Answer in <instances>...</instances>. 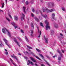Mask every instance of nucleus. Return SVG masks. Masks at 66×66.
Instances as JSON below:
<instances>
[{"mask_svg":"<svg viewBox=\"0 0 66 66\" xmlns=\"http://www.w3.org/2000/svg\"><path fill=\"white\" fill-rule=\"evenodd\" d=\"M62 10L64 11H65V8L64 7H62Z\"/></svg>","mask_w":66,"mask_h":66,"instance_id":"f704fd0d","label":"nucleus"},{"mask_svg":"<svg viewBox=\"0 0 66 66\" xmlns=\"http://www.w3.org/2000/svg\"><path fill=\"white\" fill-rule=\"evenodd\" d=\"M39 18L40 19H42V17L41 16H40Z\"/></svg>","mask_w":66,"mask_h":66,"instance_id":"49530a36","label":"nucleus"},{"mask_svg":"<svg viewBox=\"0 0 66 66\" xmlns=\"http://www.w3.org/2000/svg\"><path fill=\"white\" fill-rule=\"evenodd\" d=\"M26 10V7H23V12L24 13V14H26V12L25 11Z\"/></svg>","mask_w":66,"mask_h":66,"instance_id":"ddd939ff","label":"nucleus"},{"mask_svg":"<svg viewBox=\"0 0 66 66\" xmlns=\"http://www.w3.org/2000/svg\"><path fill=\"white\" fill-rule=\"evenodd\" d=\"M14 28H15V29L17 28V26H15Z\"/></svg>","mask_w":66,"mask_h":66,"instance_id":"c03bdc74","label":"nucleus"},{"mask_svg":"<svg viewBox=\"0 0 66 66\" xmlns=\"http://www.w3.org/2000/svg\"><path fill=\"white\" fill-rule=\"evenodd\" d=\"M0 11H2V12H3V11L0 10Z\"/></svg>","mask_w":66,"mask_h":66,"instance_id":"338daca9","label":"nucleus"},{"mask_svg":"<svg viewBox=\"0 0 66 66\" xmlns=\"http://www.w3.org/2000/svg\"><path fill=\"white\" fill-rule=\"evenodd\" d=\"M6 19L7 20V21L9 22L10 21V19H9V18H6Z\"/></svg>","mask_w":66,"mask_h":66,"instance_id":"473e14b6","label":"nucleus"},{"mask_svg":"<svg viewBox=\"0 0 66 66\" xmlns=\"http://www.w3.org/2000/svg\"><path fill=\"white\" fill-rule=\"evenodd\" d=\"M35 65H36V66H38V65H37V64L36 63L35 64Z\"/></svg>","mask_w":66,"mask_h":66,"instance_id":"3c124183","label":"nucleus"},{"mask_svg":"<svg viewBox=\"0 0 66 66\" xmlns=\"http://www.w3.org/2000/svg\"><path fill=\"white\" fill-rule=\"evenodd\" d=\"M18 55H21V54H20V53H18Z\"/></svg>","mask_w":66,"mask_h":66,"instance_id":"6e6d98bb","label":"nucleus"},{"mask_svg":"<svg viewBox=\"0 0 66 66\" xmlns=\"http://www.w3.org/2000/svg\"><path fill=\"white\" fill-rule=\"evenodd\" d=\"M46 63L48 65V66H50V64H49V63H48V62H47V61H46Z\"/></svg>","mask_w":66,"mask_h":66,"instance_id":"a19ab883","label":"nucleus"},{"mask_svg":"<svg viewBox=\"0 0 66 66\" xmlns=\"http://www.w3.org/2000/svg\"><path fill=\"white\" fill-rule=\"evenodd\" d=\"M31 36H33V34H33V29H31Z\"/></svg>","mask_w":66,"mask_h":66,"instance_id":"aec40b11","label":"nucleus"},{"mask_svg":"<svg viewBox=\"0 0 66 66\" xmlns=\"http://www.w3.org/2000/svg\"><path fill=\"white\" fill-rule=\"evenodd\" d=\"M39 54L40 56H41V57H42V59H44V56L43 55L40 54Z\"/></svg>","mask_w":66,"mask_h":66,"instance_id":"b1692460","label":"nucleus"},{"mask_svg":"<svg viewBox=\"0 0 66 66\" xmlns=\"http://www.w3.org/2000/svg\"><path fill=\"white\" fill-rule=\"evenodd\" d=\"M17 38H18V39H19V40H21V39L20 38H19V37H17Z\"/></svg>","mask_w":66,"mask_h":66,"instance_id":"e433bc0d","label":"nucleus"},{"mask_svg":"<svg viewBox=\"0 0 66 66\" xmlns=\"http://www.w3.org/2000/svg\"><path fill=\"white\" fill-rule=\"evenodd\" d=\"M21 33H24L23 31L21 29Z\"/></svg>","mask_w":66,"mask_h":66,"instance_id":"79ce46f5","label":"nucleus"},{"mask_svg":"<svg viewBox=\"0 0 66 66\" xmlns=\"http://www.w3.org/2000/svg\"><path fill=\"white\" fill-rule=\"evenodd\" d=\"M36 58L37 59H38V60H39L41 61V59H40L39 57H38L37 56H36Z\"/></svg>","mask_w":66,"mask_h":66,"instance_id":"c85d7f7f","label":"nucleus"},{"mask_svg":"<svg viewBox=\"0 0 66 66\" xmlns=\"http://www.w3.org/2000/svg\"><path fill=\"white\" fill-rule=\"evenodd\" d=\"M36 50L37 51H38V52H40V51L39 50L37 49V48H36Z\"/></svg>","mask_w":66,"mask_h":66,"instance_id":"2f4dec72","label":"nucleus"},{"mask_svg":"<svg viewBox=\"0 0 66 66\" xmlns=\"http://www.w3.org/2000/svg\"><path fill=\"white\" fill-rule=\"evenodd\" d=\"M31 16L32 17H34V14H33L32 13H31Z\"/></svg>","mask_w":66,"mask_h":66,"instance_id":"4c0bfd02","label":"nucleus"},{"mask_svg":"<svg viewBox=\"0 0 66 66\" xmlns=\"http://www.w3.org/2000/svg\"><path fill=\"white\" fill-rule=\"evenodd\" d=\"M42 10H43V12H46V10H45V9L43 7L42 9Z\"/></svg>","mask_w":66,"mask_h":66,"instance_id":"393cba45","label":"nucleus"},{"mask_svg":"<svg viewBox=\"0 0 66 66\" xmlns=\"http://www.w3.org/2000/svg\"><path fill=\"white\" fill-rule=\"evenodd\" d=\"M27 48L28 50H28H29V49H32V48L30 47L28 45L27 46Z\"/></svg>","mask_w":66,"mask_h":66,"instance_id":"f8f14e48","label":"nucleus"},{"mask_svg":"<svg viewBox=\"0 0 66 66\" xmlns=\"http://www.w3.org/2000/svg\"><path fill=\"white\" fill-rule=\"evenodd\" d=\"M28 63H29V64H31V65H33V62H31V61H30V60H28Z\"/></svg>","mask_w":66,"mask_h":66,"instance_id":"f3484780","label":"nucleus"},{"mask_svg":"<svg viewBox=\"0 0 66 66\" xmlns=\"http://www.w3.org/2000/svg\"><path fill=\"white\" fill-rule=\"evenodd\" d=\"M26 5H27L28 4V1L26 2Z\"/></svg>","mask_w":66,"mask_h":66,"instance_id":"ea45409f","label":"nucleus"},{"mask_svg":"<svg viewBox=\"0 0 66 66\" xmlns=\"http://www.w3.org/2000/svg\"><path fill=\"white\" fill-rule=\"evenodd\" d=\"M35 19L36 20V21H37L38 22V21H39V20L37 18H35Z\"/></svg>","mask_w":66,"mask_h":66,"instance_id":"cd10ccee","label":"nucleus"},{"mask_svg":"<svg viewBox=\"0 0 66 66\" xmlns=\"http://www.w3.org/2000/svg\"><path fill=\"white\" fill-rule=\"evenodd\" d=\"M37 27L38 30V33H39V35L38 36V38H40V35H41V34H42V31H40L39 32V29H38V26H37Z\"/></svg>","mask_w":66,"mask_h":66,"instance_id":"39448f33","label":"nucleus"},{"mask_svg":"<svg viewBox=\"0 0 66 66\" xmlns=\"http://www.w3.org/2000/svg\"><path fill=\"white\" fill-rule=\"evenodd\" d=\"M51 33L52 35V34H53L54 33V31H53V30H51Z\"/></svg>","mask_w":66,"mask_h":66,"instance_id":"bb28decb","label":"nucleus"},{"mask_svg":"<svg viewBox=\"0 0 66 66\" xmlns=\"http://www.w3.org/2000/svg\"><path fill=\"white\" fill-rule=\"evenodd\" d=\"M3 40L5 42V44H6V45H7V46H8L9 47V48H10V46L9 45H8V44H7V41L5 38Z\"/></svg>","mask_w":66,"mask_h":66,"instance_id":"6e6552de","label":"nucleus"},{"mask_svg":"<svg viewBox=\"0 0 66 66\" xmlns=\"http://www.w3.org/2000/svg\"><path fill=\"white\" fill-rule=\"evenodd\" d=\"M0 46L1 47H2V45H3L2 44V41H1L0 42Z\"/></svg>","mask_w":66,"mask_h":66,"instance_id":"a878e982","label":"nucleus"},{"mask_svg":"<svg viewBox=\"0 0 66 66\" xmlns=\"http://www.w3.org/2000/svg\"><path fill=\"white\" fill-rule=\"evenodd\" d=\"M11 24H12V25H13V26H15V24L14 22L12 23Z\"/></svg>","mask_w":66,"mask_h":66,"instance_id":"58836bf2","label":"nucleus"},{"mask_svg":"<svg viewBox=\"0 0 66 66\" xmlns=\"http://www.w3.org/2000/svg\"><path fill=\"white\" fill-rule=\"evenodd\" d=\"M11 57H13L14 59H16V60H17L18 59H17V57H16V56H15L14 55H11Z\"/></svg>","mask_w":66,"mask_h":66,"instance_id":"9b49d317","label":"nucleus"},{"mask_svg":"<svg viewBox=\"0 0 66 66\" xmlns=\"http://www.w3.org/2000/svg\"><path fill=\"white\" fill-rule=\"evenodd\" d=\"M50 53L51 54L53 55V53H51V52H50Z\"/></svg>","mask_w":66,"mask_h":66,"instance_id":"603ef678","label":"nucleus"},{"mask_svg":"<svg viewBox=\"0 0 66 66\" xmlns=\"http://www.w3.org/2000/svg\"><path fill=\"white\" fill-rule=\"evenodd\" d=\"M8 15L9 16V17H10L12 19H13V18H12V16L10 15V14H8Z\"/></svg>","mask_w":66,"mask_h":66,"instance_id":"72a5a7b5","label":"nucleus"},{"mask_svg":"<svg viewBox=\"0 0 66 66\" xmlns=\"http://www.w3.org/2000/svg\"><path fill=\"white\" fill-rule=\"evenodd\" d=\"M14 18L15 20H18V17H17V16H15L14 17Z\"/></svg>","mask_w":66,"mask_h":66,"instance_id":"2eb2a0df","label":"nucleus"},{"mask_svg":"<svg viewBox=\"0 0 66 66\" xmlns=\"http://www.w3.org/2000/svg\"><path fill=\"white\" fill-rule=\"evenodd\" d=\"M24 1H22V2H23V3H24Z\"/></svg>","mask_w":66,"mask_h":66,"instance_id":"69168bd1","label":"nucleus"},{"mask_svg":"<svg viewBox=\"0 0 66 66\" xmlns=\"http://www.w3.org/2000/svg\"><path fill=\"white\" fill-rule=\"evenodd\" d=\"M44 38L45 39V42L46 43V44H48V38Z\"/></svg>","mask_w":66,"mask_h":66,"instance_id":"6ab92c4d","label":"nucleus"},{"mask_svg":"<svg viewBox=\"0 0 66 66\" xmlns=\"http://www.w3.org/2000/svg\"><path fill=\"white\" fill-rule=\"evenodd\" d=\"M45 23L46 24V30L47 31V30H48V29H50V26H49V22H48L47 20H46L45 21Z\"/></svg>","mask_w":66,"mask_h":66,"instance_id":"f03ea898","label":"nucleus"},{"mask_svg":"<svg viewBox=\"0 0 66 66\" xmlns=\"http://www.w3.org/2000/svg\"><path fill=\"white\" fill-rule=\"evenodd\" d=\"M14 40L15 41V42L16 43L17 45H18L19 47H20V45H19V43H18V42H17V40L16 39V38H14Z\"/></svg>","mask_w":66,"mask_h":66,"instance_id":"1a4fd4ad","label":"nucleus"},{"mask_svg":"<svg viewBox=\"0 0 66 66\" xmlns=\"http://www.w3.org/2000/svg\"><path fill=\"white\" fill-rule=\"evenodd\" d=\"M25 57V59H26V60H27V59H28V57Z\"/></svg>","mask_w":66,"mask_h":66,"instance_id":"09e8293b","label":"nucleus"},{"mask_svg":"<svg viewBox=\"0 0 66 66\" xmlns=\"http://www.w3.org/2000/svg\"><path fill=\"white\" fill-rule=\"evenodd\" d=\"M54 27L55 28H58V25L56 24H55L54 25Z\"/></svg>","mask_w":66,"mask_h":66,"instance_id":"5701e85b","label":"nucleus"},{"mask_svg":"<svg viewBox=\"0 0 66 66\" xmlns=\"http://www.w3.org/2000/svg\"><path fill=\"white\" fill-rule=\"evenodd\" d=\"M2 6L1 7L2 8H3L4 7V5L5 4H4V2H2L1 4Z\"/></svg>","mask_w":66,"mask_h":66,"instance_id":"a211bd4d","label":"nucleus"},{"mask_svg":"<svg viewBox=\"0 0 66 66\" xmlns=\"http://www.w3.org/2000/svg\"><path fill=\"white\" fill-rule=\"evenodd\" d=\"M41 66H45V65H44V64H42L41 65Z\"/></svg>","mask_w":66,"mask_h":66,"instance_id":"8fccbe9b","label":"nucleus"},{"mask_svg":"<svg viewBox=\"0 0 66 66\" xmlns=\"http://www.w3.org/2000/svg\"><path fill=\"white\" fill-rule=\"evenodd\" d=\"M60 36H63V34L61 33L60 34Z\"/></svg>","mask_w":66,"mask_h":66,"instance_id":"37998d69","label":"nucleus"},{"mask_svg":"<svg viewBox=\"0 0 66 66\" xmlns=\"http://www.w3.org/2000/svg\"><path fill=\"white\" fill-rule=\"evenodd\" d=\"M24 16H25V15H24V14H23V13H22V14L21 17V20H23V19H24Z\"/></svg>","mask_w":66,"mask_h":66,"instance_id":"423d86ee","label":"nucleus"},{"mask_svg":"<svg viewBox=\"0 0 66 66\" xmlns=\"http://www.w3.org/2000/svg\"><path fill=\"white\" fill-rule=\"evenodd\" d=\"M57 52H58V53H59L60 54V55L61 57H63V55H62V53L61 52H60V51L59 50L57 51Z\"/></svg>","mask_w":66,"mask_h":66,"instance_id":"4468645a","label":"nucleus"},{"mask_svg":"<svg viewBox=\"0 0 66 66\" xmlns=\"http://www.w3.org/2000/svg\"><path fill=\"white\" fill-rule=\"evenodd\" d=\"M26 53H27V54H29V53H28V52H27V51H26Z\"/></svg>","mask_w":66,"mask_h":66,"instance_id":"680f3d73","label":"nucleus"},{"mask_svg":"<svg viewBox=\"0 0 66 66\" xmlns=\"http://www.w3.org/2000/svg\"><path fill=\"white\" fill-rule=\"evenodd\" d=\"M48 7V8H51L53 6H54V3L53 2H50L47 3Z\"/></svg>","mask_w":66,"mask_h":66,"instance_id":"7ed1b4c3","label":"nucleus"},{"mask_svg":"<svg viewBox=\"0 0 66 66\" xmlns=\"http://www.w3.org/2000/svg\"><path fill=\"white\" fill-rule=\"evenodd\" d=\"M25 39H26V40L27 41V42H29V40H28V39L27 38V36L25 37Z\"/></svg>","mask_w":66,"mask_h":66,"instance_id":"4be33fe9","label":"nucleus"},{"mask_svg":"<svg viewBox=\"0 0 66 66\" xmlns=\"http://www.w3.org/2000/svg\"><path fill=\"white\" fill-rule=\"evenodd\" d=\"M30 53H31L30 54H33V52H30Z\"/></svg>","mask_w":66,"mask_h":66,"instance_id":"052dcab7","label":"nucleus"},{"mask_svg":"<svg viewBox=\"0 0 66 66\" xmlns=\"http://www.w3.org/2000/svg\"><path fill=\"white\" fill-rule=\"evenodd\" d=\"M2 32L4 33H6V31H7L8 32V35L10 37L11 36L10 34V32L9 31V30H7L6 28H4L2 29Z\"/></svg>","mask_w":66,"mask_h":66,"instance_id":"f257e3e1","label":"nucleus"},{"mask_svg":"<svg viewBox=\"0 0 66 66\" xmlns=\"http://www.w3.org/2000/svg\"><path fill=\"white\" fill-rule=\"evenodd\" d=\"M40 25L41 26H42V27H44L43 24V23H42L40 22Z\"/></svg>","mask_w":66,"mask_h":66,"instance_id":"7c9ffc66","label":"nucleus"},{"mask_svg":"<svg viewBox=\"0 0 66 66\" xmlns=\"http://www.w3.org/2000/svg\"><path fill=\"white\" fill-rule=\"evenodd\" d=\"M46 57H47L48 58H49V56H48L46 55Z\"/></svg>","mask_w":66,"mask_h":66,"instance_id":"0e129e2a","label":"nucleus"},{"mask_svg":"<svg viewBox=\"0 0 66 66\" xmlns=\"http://www.w3.org/2000/svg\"><path fill=\"white\" fill-rule=\"evenodd\" d=\"M41 2H42L43 1V0H41Z\"/></svg>","mask_w":66,"mask_h":66,"instance_id":"774afa93","label":"nucleus"},{"mask_svg":"<svg viewBox=\"0 0 66 66\" xmlns=\"http://www.w3.org/2000/svg\"><path fill=\"white\" fill-rule=\"evenodd\" d=\"M6 1V3L7 4V0H5Z\"/></svg>","mask_w":66,"mask_h":66,"instance_id":"5fc2aeb1","label":"nucleus"},{"mask_svg":"<svg viewBox=\"0 0 66 66\" xmlns=\"http://www.w3.org/2000/svg\"><path fill=\"white\" fill-rule=\"evenodd\" d=\"M45 9L46 10L47 13H49V12H52L53 11H55V10L54 9H52L51 10H48V9L46 7H45Z\"/></svg>","mask_w":66,"mask_h":66,"instance_id":"20e7f679","label":"nucleus"},{"mask_svg":"<svg viewBox=\"0 0 66 66\" xmlns=\"http://www.w3.org/2000/svg\"><path fill=\"white\" fill-rule=\"evenodd\" d=\"M56 1H60V0H56Z\"/></svg>","mask_w":66,"mask_h":66,"instance_id":"e2e57ef3","label":"nucleus"},{"mask_svg":"<svg viewBox=\"0 0 66 66\" xmlns=\"http://www.w3.org/2000/svg\"><path fill=\"white\" fill-rule=\"evenodd\" d=\"M39 13L38 12V11H37V14H38Z\"/></svg>","mask_w":66,"mask_h":66,"instance_id":"864d4df0","label":"nucleus"},{"mask_svg":"<svg viewBox=\"0 0 66 66\" xmlns=\"http://www.w3.org/2000/svg\"><path fill=\"white\" fill-rule=\"evenodd\" d=\"M58 60L59 61H61V58L60 57H59L58 58Z\"/></svg>","mask_w":66,"mask_h":66,"instance_id":"c9c22d12","label":"nucleus"},{"mask_svg":"<svg viewBox=\"0 0 66 66\" xmlns=\"http://www.w3.org/2000/svg\"><path fill=\"white\" fill-rule=\"evenodd\" d=\"M32 11L33 12H34V9H33L32 10Z\"/></svg>","mask_w":66,"mask_h":66,"instance_id":"a18cd8bd","label":"nucleus"},{"mask_svg":"<svg viewBox=\"0 0 66 66\" xmlns=\"http://www.w3.org/2000/svg\"><path fill=\"white\" fill-rule=\"evenodd\" d=\"M40 12L41 13L42 16H43L44 18H46L47 17V15L46 14H45L44 15H43L42 14V12L41 11H40Z\"/></svg>","mask_w":66,"mask_h":66,"instance_id":"0eeeda50","label":"nucleus"},{"mask_svg":"<svg viewBox=\"0 0 66 66\" xmlns=\"http://www.w3.org/2000/svg\"><path fill=\"white\" fill-rule=\"evenodd\" d=\"M27 64L28 65H30V64H29V63H27Z\"/></svg>","mask_w":66,"mask_h":66,"instance_id":"13d9d810","label":"nucleus"},{"mask_svg":"<svg viewBox=\"0 0 66 66\" xmlns=\"http://www.w3.org/2000/svg\"><path fill=\"white\" fill-rule=\"evenodd\" d=\"M62 53H64V50H62Z\"/></svg>","mask_w":66,"mask_h":66,"instance_id":"de8ad7c7","label":"nucleus"},{"mask_svg":"<svg viewBox=\"0 0 66 66\" xmlns=\"http://www.w3.org/2000/svg\"><path fill=\"white\" fill-rule=\"evenodd\" d=\"M5 51H6V52L5 53L7 55L8 54V53L7 52V50L5 49Z\"/></svg>","mask_w":66,"mask_h":66,"instance_id":"c756f323","label":"nucleus"},{"mask_svg":"<svg viewBox=\"0 0 66 66\" xmlns=\"http://www.w3.org/2000/svg\"><path fill=\"white\" fill-rule=\"evenodd\" d=\"M54 16H55V14L54 13H53L52 14V19H54Z\"/></svg>","mask_w":66,"mask_h":66,"instance_id":"dca6fc26","label":"nucleus"},{"mask_svg":"<svg viewBox=\"0 0 66 66\" xmlns=\"http://www.w3.org/2000/svg\"><path fill=\"white\" fill-rule=\"evenodd\" d=\"M58 38H61V36H58Z\"/></svg>","mask_w":66,"mask_h":66,"instance_id":"bf43d9fd","label":"nucleus"},{"mask_svg":"<svg viewBox=\"0 0 66 66\" xmlns=\"http://www.w3.org/2000/svg\"><path fill=\"white\" fill-rule=\"evenodd\" d=\"M30 58L31 60V61H33V62H36V60H34V58H33V57H30Z\"/></svg>","mask_w":66,"mask_h":66,"instance_id":"9d476101","label":"nucleus"},{"mask_svg":"<svg viewBox=\"0 0 66 66\" xmlns=\"http://www.w3.org/2000/svg\"><path fill=\"white\" fill-rule=\"evenodd\" d=\"M31 28L33 29H34V25H33V23H31Z\"/></svg>","mask_w":66,"mask_h":66,"instance_id":"412c9836","label":"nucleus"},{"mask_svg":"<svg viewBox=\"0 0 66 66\" xmlns=\"http://www.w3.org/2000/svg\"><path fill=\"white\" fill-rule=\"evenodd\" d=\"M55 56H53V57H54V58L55 57Z\"/></svg>","mask_w":66,"mask_h":66,"instance_id":"4d7b16f0","label":"nucleus"}]
</instances>
